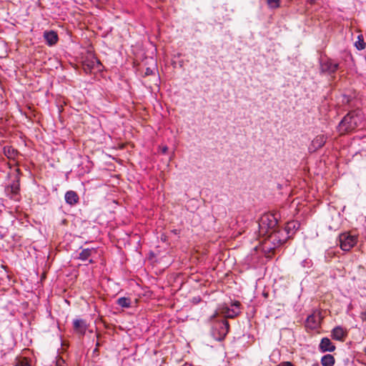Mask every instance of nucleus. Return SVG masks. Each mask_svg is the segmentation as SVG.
<instances>
[{"label":"nucleus","mask_w":366,"mask_h":366,"mask_svg":"<svg viewBox=\"0 0 366 366\" xmlns=\"http://www.w3.org/2000/svg\"><path fill=\"white\" fill-rule=\"evenodd\" d=\"M56 366H64V365H62L61 364V362H60V361H57V362H56Z\"/></svg>","instance_id":"7c9ffc66"},{"label":"nucleus","mask_w":366,"mask_h":366,"mask_svg":"<svg viewBox=\"0 0 366 366\" xmlns=\"http://www.w3.org/2000/svg\"><path fill=\"white\" fill-rule=\"evenodd\" d=\"M44 39H45L46 44L49 46L55 45L57 43L58 39H59L56 32H55L54 31H46L44 33Z\"/></svg>","instance_id":"2eb2a0df"},{"label":"nucleus","mask_w":366,"mask_h":366,"mask_svg":"<svg viewBox=\"0 0 366 366\" xmlns=\"http://www.w3.org/2000/svg\"><path fill=\"white\" fill-rule=\"evenodd\" d=\"M315 1L316 0H307V1L310 4H314L315 3Z\"/></svg>","instance_id":"c85d7f7f"},{"label":"nucleus","mask_w":366,"mask_h":366,"mask_svg":"<svg viewBox=\"0 0 366 366\" xmlns=\"http://www.w3.org/2000/svg\"><path fill=\"white\" fill-rule=\"evenodd\" d=\"M342 98V103L343 104H349L352 100V97L346 94H343Z\"/></svg>","instance_id":"a878e982"},{"label":"nucleus","mask_w":366,"mask_h":366,"mask_svg":"<svg viewBox=\"0 0 366 366\" xmlns=\"http://www.w3.org/2000/svg\"><path fill=\"white\" fill-rule=\"evenodd\" d=\"M279 366H294V365L290 362H284L281 363Z\"/></svg>","instance_id":"cd10ccee"},{"label":"nucleus","mask_w":366,"mask_h":366,"mask_svg":"<svg viewBox=\"0 0 366 366\" xmlns=\"http://www.w3.org/2000/svg\"><path fill=\"white\" fill-rule=\"evenodd\" d=\"M363 119L362 111L359 109L349 112L339 123L337 129L342 135L355 130Z\"/></svg>","instance_id":"f257e3e1"},{"label":"nucleus","mask_w":366,"mask_h":366,"mask_svg":"<svg viewBox=\"0 0 366 366\" xmlns=\"http://www.w3.org/2000/svg\"><path fill=\"white\" fill-rule=\"evenodd\" d=\"M319 323L317 321L316 317L314 315H310L307 318L306 321V326L311 328V329H315L318 327Z\"/></svg>","instance_id":"412c9836"},{"label":"nucleus","mask_w":366,"mask_h":366,"mask_svg":"<svg viewBox=\"0 0 366 366\" xmlns=\"http://www.w3.org/2000/svg\"><path fill=\"white\" fill-rule=\"evenodd\" d=\"M281 0H267V6L271 9H275L280 6Z\"/></svg>","instance_id":"b1692460"},{"label":"nucleus","mask_w":366,"mask_h":366,"mask_svg":"<svg viewBox=\"0 0 366 366\" xmlns=\"http://www.w3.org/2000/svg\"><path fill=\"white\" fill-rule=\"evenodd\" d=\"M340 68V64L329 57L321 58L320 70L322 74L333 76Z\"/></svg>","instance_id":"7ed1b4c3"},{"label":"nucleus","mask_w":366,"mask_h":366,"mask_svg":"<svg viewBox=\"0 0 366 366\" xmlns=\"http://www.w3.org/2000/svg\"><path fill=\"white\" fill-rule=\"evenodd\" d=\"M65 202L70 206L76 204L79 201V197L77 193L74 191L70 190L66 192L64 196Z\"/></svg>","instance_id":"ddd939ff"},{"label":"nucleus","mask_w":366,"mask_h":366,"mask_svg":"<svg viewBox=\"0 0 366 366\" xmlns=\"http://www.w3.org/2000/svg\"><path fill=\"white\" fill-rule=\"evenodd\" d=\"M312 366H320V365L317 362H315V363L312 364Z\"/></svg>","instance_id":"2f4dec72"},{"label":"nucleus","mask_w":366,"mask_h":366,"mask_svg":"<svg viewBox=\"0 0 366 366\" xmlns=\"http://www.w3.org/2000/svg\"><path fill=\"white\" fill-rule=\"evenodd\" d=\"M231 308L229 307H224L222 309V313L227 318H234L240 313V303L235 302L232 304Z\"/></svg>","instance_id":"1a4fd4ad"},{"label":"nucleus","mask_w":366,"mask_h":366,"mask_svg":"<svg viewBox=\"0 0 366 366\" xmlns=\"http://www.w3.org/2000/svg\"><path fill=\"white\" fill-rule=\"evenodd\" d=\"M73 328L76 333L84 336L88 328L86 322L83 319H74L73 320Z\"/></svg>","instance_id":"9d476101"},{"label":"nucleus","mask_w":366,"mask_h":366,"mask_svg":"<svg viewBox=\"0 0 366 366\" xmlns=\"http://www.w3.org/2000/svg\"><path fill=\"white\" fill-rule=\"evenodd\" d=\"M15 366H31L26 358H21L17 360Z\"/></svg>","instance_id":"393cba45"},{"label":"nucleus","mask_w":366,"mask_h":366,"mask_svg":"<svg viewBox=\"0 0 366 366\" xmlns=\"http://www.w3.org/2000/svg\"><path fill=\"white\" fill-rule=\"evenodd\" d=\"M300 224L297 221H290L287 223L285 227L283 228L287 232L290 238H292L296 232L300 229Z\"/></svg>","instance_id":"f8f14e48"},{"label":"nucleus","mask_w":366,"mask_h":366,"mask_svg":"<svg viewBox=\"0 0 366 366\" xmlns=\"http://www.w3.org/2000/svg\"><path fill=\"white\" fill-rule=\"evenodd\" d=\"M335 345L327 337L322 338L319 345V350L322 352H333L335 350Z\"/></svg>","instance_id":"9b49d317"},{"label":"nucleus","mask_w":366,"mask_h":366,"mask_svg":"<svg viewBox=\"0 0 366 366\" xmlns=\"http://www.w3.org/2000/svg\"><path fill=\"white\" fill-rule=\"evenodd\" d=\"M346 336L347 331L340 326H337L332 330V337L334 340L342 342Z\"/></svg>","instance_id":"4468645a"},{"label":"nucleus","mask_w":366,"mask_h":366,"mask_svg":"<svg viewBox=\"0 0 366 366\" xmlns=\"http://www.w3.org/2000/svg\"><path fill=\"white\" fill-rule=\"evenodd\" d=\"M229 329V322L227 320H222L214 323L212 327V336L218 341L223 340L227 335Z\"/></svg>","instance_id":"20e7f679"},{"label":"nucleus","mask_w":366,"mask_h":366,"mask_svg":"<svg viewBox=\"0 0 366 366\" xmlns=\"http://www.w3.org/2000/svg\"><path fill=\"white\" fill-rule=\"evenodd\" d=\"M152 74H153V70L151 69L150 68L147 67L145 69L144 76H149V75H152Z\"/></svg>","instance_id":"bb28decb"},{"label":"nucleus","mask_w":366,"mask_h":366,"mask_svg":"<svg viewBox=\"0 0 366 366\" xmlns=\"http://www.w3.org/2000/svg\"><path fill=\"white\" fill-rule=\"evenodd\" d=\"M117 304L122 307L129 308L131 306V299L125 297H119L117 300Z\"/></svg>","instance_id":"4be33fe9"},{"label":"nucleus","mask_w":366,"mask_h":366,"mask_svg":"<svg viewBox=\"0 0 366 366\" xmlns=\"http://www.w3.org/2000/svg\"><path fill=\"white\" fill-rule=\"evenodd\" d=\"M279 214L277 213L264 214L259 219V232L262 236H265L278 226Z\"/></svg>","instance_id":"f03ea898"},{"label":"nucleus","mask_w":366,"mask_h":366,"mask_svg":"<svg viewBox=\"0 0 366 366\" xmlns=\"http://www.w3.org/2000/svg\"><path fill=\"white\" fill-rule=\"evenodd\" d=\"M97 253V249L95 248H86L83 249L81 252L79 254V259L82 261H86L89 259V258L92 255V254Z\"/></svg>","instance_id":"f3484780"},{"label":"nucleus","mask_w":366,"mask_h":366,"mask_svg":"<svg viewBox=\"0 0 366 366\" xmlns=\"http://www.w3.org/2000/svg\"><path fill=\"white\" fill-rule=\"evenodd\" d=\"M335 360L333 355L327 354L322 357L321 364L322 366H334Z\"/></svg>","instance_id":"6ab92c4d"},{"label":"nucleus","mask_w":366,"mask_h":366,"mask_svg":"<svg viewBox=\"0 0 366 366\" xmlns=\"http://www.w3.org/2000/svg\"><path fill=\"white\" fill-rule=\"evenodd\" d=\"M16 174L12 183L5 188V192L6 195L11 199H16V196L19 194L20 191V169H16Z\"/></svg>","instance_id":"423d86ee"},{"label":"nucleus","mask_w":366,"mask_h":366,"mask_svg":"<svg viewBox=\"0 0 366 366\" xmlns=\"http://www.w3.org/2000/svg\"><path fill=\"white\" fill-rule=\"evenodd\" d=\"M101 66L100 61L94 56L86 57L82 62L83 69L86 73H90L94 69L100 70Z\"/></svg>","instance_id":"6e6552de"},{"label":"nucleus","mask_w":366,"mask_h":366,"mask_svg":"<svg viewBox=\"0 0 366 366\" xmlns=\"http://www.w3.org/2000/svg\"><path fill=\"white\" fill-rule=\"evenodd\" d=\"M167 149H168V148H167V147H163V149H162V152H163V153H166V152H167Z\"/></svg>","instance_id":"c756f323"},{"label":"nucleus","mask_w":366,"mask_h":366,"mask_svg":"<svg viewBox=\"0 0 366 366\" xmlns=\"http://www.w3.org/2000/svg\"><path fill=\"white\" fill-rule=\"evenodd\" d=\"M264 237L266 238L264 242L263 249L265 252H273L275 249L282 246L281 239H279L278 235L275 234L274 231H271Z\"/></svg>","instance_id":"39448f33"},{"label":"nucleus","mask_w":366,"mask_h":366,"mask_svg":"<svg viewBox=\"0 0 366 366\" xmlns=\"http://www.w3.org/2000/svg\"><path fill=\"white\" fill-rule=\"evenodd\" d=\"M355 46L358 50H362L365 49L366 44L364 41V38L362 35H359L357 36V41H355Z\"/></svg>","instance_id":"5701e85b"},{"label":"nucleus","mask_w":366,"mask_h":366,"mask_svg":"<svg viewBox=\"0 0 366 366\" xmlns=\"http://www.w3.org/2000/svg\"><path fill=\"white\" fill-rule=\"evenodd\" d=\"M339 241L340 248L343 251H350L357 244V237L355 235L345 232L340 234Z\"/></svg>","instance_id":"0eeeda50"},{"label":"nucleus","mask_w":366,"mask_h":366,"mask_svg":"<svg viewBox=\"0 0 366 366\" xmlns=\"http://www.w3.org/2000/svg\"><path fill=\"white\" fill-rule=\"evenodd\" d=\"M327 141V137L324 134L317 135L312 142V145L315 149L322 147Z\"/></svg>","instance_id":"dca6fc26"},{"label":"nucleus","mask_w":366,"mask_h":366,"mask_svg":"<svg viewBox=\"0 0 366 366\" xmlns=\"http://www.w3.org/2000/svg\"><path fill=\"white\" fill-rule=\"evenodd\" d=\"M4 154L9 158L14 159L18 155V151L12 147H5L4 148Z\"/></svg>","instance_id":"aec40b11"},{"label":"nucleus","mask_w":366,"mask_h":366,"mask_svg":"<svg viewBox=\"0 0 366 366\" xmlns=\"http://www.w3.org/2000/svg\"><path fill=\"white\" fill-rule=\"evenodd\" d=\"M273 231H274L275 234L278 235L279 239H281L282 245H283L290 239L287 232L284 230L283 228H280L279 226H277Z\"/></svg>","instance_id":"a211bd4d"},{"label":"nucleus","mask_w":366,"mask_h":366,"mask_svg":"<svg viewBox=\"0 0 366 366\" xmlns=\"http://www.w3.org/2000/svg\"><path fill=\"white\" fill-rule=\"evenodd\" d=\"M89 263H93V262H94V261H93L92 259H90L89 260Z\"/></svg>","instance_id":"473e14b6"}]
</instances>
